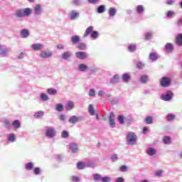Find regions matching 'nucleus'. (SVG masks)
Instances as JSON below:
<instances>
[{"label":"nucleus","mask_w":182,"mask_h":182,"mask_svg":"<svg viewBox=\"0 0 182 182\" xmlns=\"http://www.w3.org/2000/svg\"><path fill=\"white\" fill-rule=\"evenodd\" d=\"M110 159L112 161H117L119 160V156L117 154L112 155Z\"/></svg>","instance_id":"13d9d810"},{"label":"nucleus","mask_w":182,"mask_h":182,"mask_svg":"<svg viewBox=\"0 0 182 182\" xmlns=\"http://www.w3.org/2000/svg\"><path fill=\"white\" fill-rule=\"evenodd\" d=\"M102 176L99 173H96L94 175V179L95 180V181H102Z\"/></svg>","instance_id":"603ef678"},{"label":"nucleus","mask_w":182,"mask_h":182,"mask_svg":"<svg viewBox=\"0 0 182 182\" xmlns=\"http://www.w3.org/2000/svg\"><path fill=\"white\" fill-rule=\"evenodd\" d=\"M122 77L124 83H129V82H130V79H132V76H130L129 73L123 74Z\"/></svg>","instance_id":"6ab92c4d"},{"label":"nucleus","mask_w":182,"mask_h":182,"mask_svg":"<svg viewBox=\"0 0 182 182\" xmlns=\"http://www.w3.org/2000/svg\"><path fill=\"white\" fill-rule=\"evenodd\" d=\"M166 16L167 18H174V16H176V12H174L173 11H168L166 13Z\"/></svg>","instance_id":"79ce46f5"},{"label":"nucleus","mask_w":182,"mask_h":182,"mask_svg":"<svg viewBox=\"0 0 182 182\" xmlns=\"http://www.w3.org/2000/svg\"><path fill=\"white\" fill-rule=\"evenodd\" d=\"M176 42L178 46H182V33L177 35Z\"/></svg>","instance_id":"b1692460"},{"label":"nucleus","mask_w":182,"mask_h":182,"mask_svg":"<svg viewBox=\"0 0 182 182\" xmlns=\"http://www.w3.org/2000/svg\"><path fill=\"white\" fill-rule=\"evenodd\" d=\"M144 122L145 123H146V124H151V123H153V117L151 116H148L144 119Z\"/></svg>","instance_id":"58836bf2"},{"label":"nucleus","mask_w":182,"mask_h":182,"mask_svg":"<svg viewBox=\"0 0 182 182\" xmlns=\"http://www.w3.org/2000/svg\"><path fill=\"white\" fill-rule=\"evenodd\" d=\"M47 93L48 95H50L51 96H54L55 95H56V93H58V90L54 88H49L47 90Z\"/></svg>","instance_id":"2f4dec72"},{"label":"nucleus","mask_w":182,"mask_h":182,"mask_svg":"<svg viewBox=\"0 0 182 182\" xmlns=\"http://www.w3.org/2000/svg\"><path fill=\"white\" fill-rule=\"evenodd\" d=\"M61 137L63 139H68L69 137V132L68 131H63L61 134Z\"/></svg>","instance_id":"3c124183"},{"label":"nucleus","mask_w":182,"mask_h":182,"mask_svg":"<svg viewBox=\"0 0 182 182\" xmlns=\"http://www.w3.org/2000/svg\"><path fill=\"white\" fill-rule=\"evenodd\" d=\"M71 153H77L79 151V146L76 143H71L69 145Z\"/></svg>","instance_id":"f8f14e48"},{"label":"nucleus","mask_w":182,"mask_h":182,"mask_svg":"<svg viewBox=\"0 0 182 182\" xmlns=\"http://www.w3.org/2000/svg\"><path fill=\"white\" fill-rule=\"evenodd\" d=\"M162 87H168L171 85V78L168 77H163L160 81Z\"/></svg>","instance_id":"20e7f679"},{"label":"nucleus","mask_w":182,"mask_h":182,"mask_svg":"<svg viewBox=\"0 0 182 182\" xmlns=\"http://www.w3.org/2000/svg\"><path fill=\"white\" fill-rule=\"evenodd\" d=\"M65 109L68 112H70V110H73V109H75V102L73 101H68L65 106Z\"/></svg>","instance_id":"9d476101"},{"label":"nucleus","mask_w":182,"mask_h":182,"mask_svg":"<svg viewBox=\"0 0 182 182\" xmlns=\"http://www.w3.org/2000/svg\"><path fill=\"white\" fill-rule=\"evenodd\" d=\"M77 48L80 49V50H85V49H86V44L80 43V44H78Z\"/></svg>","instance_id":"49530a36"},{"label":"nucleus","mask_w":182,"mask_h":182,"mask_svg":"<svg viewBox=\"0 0 182 182\" xmlns=\"http://www.w3.org/2000/svg\"><path fill=\"white\" fill-rule=\"evenodd\" d=\"M88 96H90V97H95V96H96V91L95 89H90L89 90Z\"/></svg>","instance_id":"c03bdc74"},{"label":"nucleus","mask_w":182,"mask_h":182,"mask_svg":"<svg viewBox=\"0 0 182 182\" xmlns=\"http://www.w3.org/2000/svg\"><path fill=\"white\" fill-rule=\"evenodd\" d=\"M174 50V47L173 46V43H167L165 46V50L168 52V53H171Z\"/></svg>","instance_id":"a211bd4d"},{"label":"nucleus","mask_w":182,"mask_h":182,"mask_svg":"<svg viewBox=\"0 0 182 182\" xmlns=\"http://www.w3.org/2000/svg\"><path fill=\"white\" fill-rule=\"evenodd\" d=\"M73 5H75V6H80L82 5V0H72Z\"/></svg>","instance_id":"37998d69"},{"label":"nucleus","mask_w":182,"mask_h":182,"mask_svg":"<svg viewBox=\"0 0 182 182\" xmlns=\"http://www.w3.org/2000/svg\"><path fill=\"white\" fill-rule=\"evenodd\" d=\"M140 82L141 83H147L149 82V76L146 75H141Z\"/></svg>","instance_id":"7c9ffc66"},{"label":"nucleus","mask_w":182,"mask_h":182,"mask_svg":"<svg viewBox=\"0 0 182 182\" xmlns=\"http://www.w3.org/2000/svg\"><path fill=\"white\" fill-rule=\"evenodd\" d=\"M72 180L74 182H79V181H80V178H79V177H77V176H72Z\"/></svg>","instance_id":"338daca9"},{"label":"nucleus","mask_w":182,"mask_h":182,"mask_svg":"<svg viewBox=\"0 0 182 182\" xmlns=\"http://www.w3.org/2000/svg\"><path fill=\"white\" fill-rule=\"evenodd\" d=\"M152 36H153V33H145V39L146 41H149V39H151Z\"/></svg>","instance_id":"bf43d9fd"},{"label":"nucleus","mask_w":182,"mask_h":182,"mask_svg":"<svg viewBox=\"0 0 182 182\" xmlns=\"http://www.w3.org/2000/svg\"><path fill=\"white\" fill-rule=\"evenodd\" d=\"M119 170H120V171L126 172V171H127V166L122 165L120 166Z\"/></svg>","instance_id":"e2e57ef3"},{"label":"nucleus","mask_w":182,"mask_h":182,"mask_svg":"<svg viewBox=\"0 0 182 182\" xmlns=\"http://www.w3.org/2000/svg\"><path fill=\"white\" fill-rule=\"evenodd\" d=\"M70 18L72 21H75V19H77V18L80 16V14L77 10H72L70 12Z\"/></svg>","instance_id":"6e6552de"},{"label":"nucleus","mask_w":182,"mask_h":182,"mask_svg":"<svg viewBox=\"0 0 182 182\" xmlns=\"http://www.w3.org/2000/svg\"><path fill=\"white\" fill-rule=\"evenodd\" d=\"M80 120L79 117H77L76 115H73L69 118V123L71 124H76V123L79 122Z\"/></svg>","instance_id":"ddd939ff"},{"label":"nucleus","mask_w":182,"mask_h":182,"mask_svg":"<svg viewBox=\"0 0 182 182\" xmlns=\"http://www.w3.org/2000/svg\"><path fill=\"white\" fill-rule=\"evenodd\" d=\"M45 136L48 139H53L56 136V129L53 127H48L46 129Z\"/></svg>","instance_id":"7ed1b4c3"},{"label":"nucleus","mask_w":182,"mask_h":182,"mask_svg":"<svg viewBox=\"0 0 182 182\" xmlns=\"http://www.w3.org/2000/svg\"><path fill=\"white\" fill-rule=\"evenodd\" d=\"M106 11V6L105 5H101L97 8L98 14H103Z\"/></svg>","instance_id":"a19ab883"},{"label":"nucleus","mask_w":182,"mask_h":182,"mask_svg":"<svg viewBox=\"0 0 182 182\" xmlns=\"http://www.w3.org/2000/svg\"><path fill=\"white\" fill-rule=\"evenodd\" d=\"M40 99L43 101V102H48V100H49V96H48V95L45 94V93H41L40 95Z\"/></svg>","instance_id":"473e14b6"},{"label":"nucleus","mask_w":182,"mask_h":182,"mask_svg":"<svg viewBox=\"0 0 182 182\" xmlns=\"http://www.w3.org/2000/svg\"><path fill=\"white\" fill-rule=\"evenodd\" d=\"M75 56L77 58V59L83 60V59H86V58L89 57V54H87L86 52L78 51L75 53Z\"/></svg>","instance_id":"0eeeda50"},{"label":"nucleus","mask_w":182,"mask_h":182,"mask_svg":"<svg viewBox=\"0 0 182 182\" xmlns=\"http://www.w3.org/2000/svg\"><path fill=\"white\" fill-rule=\"evenodd\" d=\"M109 125L112 129L116 127V122H114V119H109Z\"/></svg>","instance_id":"680f3d73"},{"label":"nucleus","mask_w":182,"mask_h":182,"mask_svg":"<svg viewBox=\"0 0 182 182\" xmlns=\"http://www.w3.org/2000/svg\"><path fill=\"white\" fill-rule=\"evenodd\" d=\"M11 126L14 127V129L16 130L17 129H21V122L18 119L14 120L13 123L11 124Z\"/></svg>","instance_id":"a878e982"},{"label":"nucleus","mask_w":182,"mask_h":182,"mask_svg":"<svg viewBox=\"0 0 182 182\" xmlns=\"http://www.w3.org/2000/svg\"><path fill=\"white\" fill-rule=\"evenodd\" d=\"M173 97L174 94L171 91L168 90L162 93L160 98L161 100H164V102H170L171 100H173Z\"/></svg>","instance_id":"f03ea898"},{"label":"nucleus","mask_w":182,"mask_h":182,"mask_svg":"<svg viewBox=\"0 0 182 182\" xmlns=\"http://www.w3.org/2000/svg\"><path fill=\"white\" fill-rule=\"evenodd\" d=\"M34 164L32 162H28L25 164V168L27 169L28 171L31 170H33Z\"/></svg>","instance_id":"c85d7f7f"},{"label":"nucleus","mask_w":182,"mask_h":182,"mask_svg":"<svg viewBox=\"0 0 182 182\" xmlns=\"http://www.w3.org/2000/svg\"><path fill=\"white\" fill-rule=\"evenodd\" d=\"M88 112L91 116H95L96 112H95V108H93V105L90 104L89 105Z\"/></svg>","instance_id":"f704fd0d"},{"label":"nucleus","mask_w":182,"mask_h":182,"mask_svg":"<svg viewBox=\"0 0 182 182\" xmlns=\"http://www.w3.org/2000/svg\"><path fill=\"white\" fill-rule=\"evenodd\" d=\"M105 95H106V92H105V91H103V90L98 91V96L100 97H103V96H105Z\"/></svg>","instance_id":"0e129e2a"},{"label":"nucleus","mask_w":182,"mask_h":182,"mask_svg":"<svg viewBox=\"0 0 182 182\" xmlns=\"http://www.w3.org/2000/svg\"><path fill=\"white\" fill-rule=\"evenodd\" d=\"M21 36L23 38H28V36H29V31H28L26 28H23L21 31Z\"/></svg>","instance_id":"393cba45"},{"label":"nucleus","mask_w":182,"mask_h":182,"mask_svg":"<svg viewBox=\"0 0 182 182\" xmlns=\"http://www.w3.org/2000/svg\"><path fill=\"white\" fill-rule=\"evenodd\" d=\"M129 52H134L136 50V44H130L128 47Z\"/></svg>","instance_id":"a18cd8bd"},{"label":"nucleus","mask_w":182,"mask_h":182,"mask_svg":"<svg viewBox=\"0 0 182 182\" xmlns=\"http://www.w3.org/2000/svg\"><path fill=\"white\" fill-rule=\"evenodd\" d=\"M23 14L24 16H29L32 14V9L31 8H26L23 9Z\"/></svg>","instance_id":"cd10ccee"},{"label":"nucleus","mask_w":182,"mask_h":182,"mask_svg":"<svg viewBox=\"0 0 182 182\" xmlns=\"http://www.w3.org/2000/svg\"><path fill=\"white\" fill-rule=\"evenodd\" d=\"M3 123L6 127V129H11L12 124H11V121L9 119H4Z\"/></svg>","instance_id":"72a5a7b5"},{"label":"nucleus","mask_w":182,"mask_h":182,"mask_svg":"<svg viewBox=\"0 0 182 182\" xmlns=\"http://www.w3.org/2000/svg\"><path fill=\"white\" fill-rule=\"evenodd\" d=\"M146 154L148 156H154L156 153H157V151L154 148H148L146 151Z\"/></svg>","instance_id":"4be33fe9"},{"label":"nucleus","mask_w":182,"mask_h":182,"mask_svg":"<svg viewBox=\"0 0 182 182\" xmlns=\"http://www.w3.org/2000/svg\"><path fill=\"white\" fill-rule=\"evenodd\" d=\"M176 119V115L173 114H168L166 116V120L167 122H173Z\"/></svg>","instance_id":"4c0bfd02"},{"label":"nucleus","mask_w":182,"mask_h":182,"mask_svg":"<svg viewBox=\"0 0 182 182\" xmlns=\"http://www.w3.org/2000/svg\"><path fill=\"white\" fill-rule=\"evenodd\" d=\"M8 52H9V50L6 46L0 45V55L5 56V55H8Z\"/></svg>","instance_id":"2eb2a0df"},{"label":"nucleus","mask_w":182,"mask_h":182,"mask_svg":"<svg viewBox=\"0 0 182 182\" xmlns=\"http://www.w3.org/2000/svg\"><path fill=\"white\" fill-rule=\"evenodd\" d=\"M93 32V26H89L85 31L83 38H87L89 36L90 33H92Z\"/></svg>","instance_id":"5701e85b"},{"label":"nucleus","mask_w":182,"mask_h":182,"mask_svg":"<svg viewBox=\"0 0 182 182\" xmlns=\"http://www.w3.org/2000/svg\"><path fill=\"white\" fill-rule=\"evenodd\" d=\"M25 53L21 52L18 55V59H23L25 58Z\"/></svg>","instance_id":"69168bd1"},{"label":"nucleus","mask_w":182,"mask_h":182,"mask_svg":"<svg viewBox=\"0 0 182 182\" xmlns=\"http://www.w3.org/2000/svg\"><path fill=\"white\" fill-rule=\"evenodd\" d=\"M136 12V14H138V15H143V14H144V6L143 5H138L136 6L135 8Z\"/></svg>","instance_id":"4468645a"},{"label":"nucleus","mask_w":182,"mask_h":182,"mask_svg":"<svg viewBox=\"0 0 182 182\" xmlns=\"http://www.w3.org/2000/svg\"><path fill=\"white\" fill-rule=\"evenodd\" d=\"M7 141L9 143H15L16 141V135L15 134H9L7 135Z\"/></svg>","instance_id":"dca6fc26"},{"label":"nucleus","mask_w":182,"mask_h":182,"mask_svg":"<svg viewBox=\"0 0 182 182\" xmlns=\"http://www.w3.org/2000/svg\"><path fill=\"white\" fill-rule=\"evenodd\" d=\"M102 182H110L112 181V178L109 176L102 177L101 179Z\"/></svg>","instance_id":"4d7b16f0"},{"label":"nucleus","mask_w":182,"mask_h":182,"mask_svg":"<svg viewBox=\"0 0 182 182\" xmlns=\"http://www.w3.org/2000/svg\"><path fill=\"white\" fill-rule=\"evenodd\" d=\"M62 59L63 60H68V59H70V58H72V52L70 51H65L61 55Z\"/></svg>","instance_id":"f3484780"},{"label":"nucleus","mask_w":182,"mask_h":182,"mask_svg":"<svg viewBox=\"0 0 182 182\" xmlns=\"http://www.w3.org/2000/svg\"><path fill=\"white\" fill-rule=\"evenodd\" d=\"M91 39H93V41H95V39H97L99 38V32L94 31L91 35H90Z\"/></svg>","instance_id":"c9c22d12"},{"label":"nucleus","mask_w":182,"mask_h":182,"mask_svg":"<svg viewBox=\"0 0 182 182\" xmlns=\"http://www.w3.org/2000/svg\"><path fill=\"white\" fill-rule=\"evenodd\" d=\"M87 72H88L89 75H95V73H96V72H97V68L90 67V68H89Z\"/></svg>","instance_id":"ea45409f"},{"label":"nucleus","mask_w":182,"mask_h":182,"mask_svg":"<svg viewBox=\"0 0 182 182\" xmlns=\"http://www.w3.org/2000/svg\"><path fill=\"white\" fill-rule=\"evenodd\" d=\"M117 12V10H116V9L111 7L109 8V11H108V14L109 15V16H114L116 15Z\"/></svg>","instance_id":"c756f323"},{"label":"nucleus","mask_w":182,"mask_h":182,"mask_svg":"<svg viewBox=\"0 0 182 182\" xmlns=\"http://www.w3.org/2000/svg\"><path fill=\"white\" fill-rule=\"evenodd\" d=\"M136 68L138 69H143V68H144V63H141V62H138L136 63Z\"/></svg>","instance_id":"052dcab7"},{"label":"nucleus","mask_w":182,"mask_h":182,"mask_svg":"<svg viewBox=\"0 0 182 182\" xmlns=\"http://www.w3.org/2000/svg\"><path fill=\"white\" fill-rule=\"evenodd\" d=\"M45 114L43 111H38L33 114L35 119H42Z\"/></svg>","instance_id":"aec40b11"},{"label":"nucleus","mask_w":182,"mask_h":182,"mask_svg":"<svg viewBox=\"0 0 182 182\" xmlns=\"http://www.w3.org/2000/svg\"><path fill=\"white\" fill-rule=\"evenodd\" d=\"M55 109H56L57 112H63V105L62 104H57L55 106Z\"/></svg>","instance_id":"09e8293b"},{"label":"nucleus","mask_w":182,"mask_h":182,"mask_svg":"<svg viewBox=\"0 0 182 182\" xmlns=\"http://www.w3.org/2000/svg\"><path fill=\"white\" fill-rule=\"evenodd\" d=\"M149 59H151V60L155 61L157 59V54L156 53H151L149 55Z\"/></svg>","instance_id":"de8ad7c7"},{"label":"nucleus","mask_w":182,"mask_h":182,"mask_svg":"<svg viewBox=\"0 0 182 182\" xmlns=\"http://www.w3.org/2000/svg\"><path fill=\"white\" fill-rule=\"evenodd\" d=\"M77 168L79 170H83V168H85V163L83 162H79L77 164Z\"/></svg>","instance_id":"8fccbe9b"},{"label":"nucleus","mask_w":182,"mask_h":182,"mask_svg":"<svg viewBox=\"0 0 182 182\" xmlns=\"http://www.w3.org/2000/svg\"><path fill=\"white\" fill-rule=\"evenodd\" d=\"M164 144H170L171 143V138L168 136H166L163 138Z\"/></svg>","instance_id":"e433bc0d"},{"label":"nucleus","mask_w":182,"mask_h":182,"mask_svg":"<svg viewBox=\"0 0 182 182\" xmlns=\"http://www.w3.org/2000/svg\"><path fill=\"white\" fill-rule=\"evenodd\" d=\"M77 70L79 72H87L89 70V66L85 63H80L78 65Z\"/></svg>","instance_id":"9b49d317"},{"label":"nucleus","mask_w":182,"mask_h":182,"mask_svg":"<svg viewBox=\"0 0 182 182\" xmlns=\"http://www.w3.org/2000/svg\"><path fill=\"white\" fill-rule=\"evenodd\" d=\"M126 141L128 146H135L137 143V135L133 132H128L127 134Z\"/></svg>","instance_id":"f257e3e1"},{"label":"nucleus","mask_w":182,"mask_h":182,"mask_svg":"<svg viewBox=\"0 0 182 182\" xmlns=\"http://www.w3.org/2000/svg\"><path fill=\"white\" fill-rule=\"evenodd\" d=\"M112 83H117L119 82V75H114L113 78L111 80Z\"/></svg>","instance_id":"5fc2aeb1"},{"label":"nucleus","mask_w":182,"mask_h":182,"mask_svg":"<svg viewBox=\"0 0 182 182\" xmlns=\"http://www.w3.org/2000/svg\"><path fill=\"white\" fill-rule=\"evenodd\" d=\"M116 182H124V178L122 177H118L116 178Z\"/></svg>","instance_id":"774afa93"},{"label":"nucleus","mask_w":182,"mask_h":182,"mask_svg":"<svg viewBox=\"0 0 182 182\" xmlns=\"http://www.w3.org/2000/svg\"><path fill=\"white\" fill-rule=\"evenodd\" d=\"M53 55V54L50 51L43 50L39 54V57L41 58V59H48L52 58Z\"/></svg>","instance_id":"423d86ee"},{"label":"nucleus","mask_w":182,"mask_h":182,"mask_svg":"<svg viewBox=\"0 0 182 182\" xmlns=\"http://www.w3.org/2000/svg\"><path fill=\"white\" fill-rule=\"evenodd\" d=\"M43 48H45V46L42 43H34L31 45V48L33 49V50H35L36 52L42 50Z\"/></svg>","instance_id":"1a4fd4ad"},{"label":"nucleus","mask_w":182,"mask_h":182,"mask_svg":"<svg viewBox=\"0 0 182 182\" xmlns=\"http://www.w3.org/2000/svg\"><path fill=\"white\" fill-rule=\"evenodd\" d=\"M33 14L36 16L42 15L43 14V8L41 4H36L33 7Z\"/></svg>","instance_id":"39448f33"},{"label":"nucleus","mask_w":182,"mask_h":182,"mask_svg":"<svg viewBox=\"0 0 182 182\" xmlns=\"http://www.w3.org/2000/svg\"><path fill=\"white\" fill-rule=\"evenodd\" d=\"M118 122L120 123V124H124V117L122 115L118 116Z\"/></svg>","instance_id":"6e6d98bb"},{"label":"nucleus","mask_w":182,"mask_h":182,"mask_svg":"<svg viewBox=\"0 0 182 182\" xmlns=\"http://www.w3.org/2000/svg\"><path fill=\"white\" fill-rule=\"evenodd\" d=\"M71 42L73 45H76V43H79V42H80V37L79 36H72Z\"/></svg>","instance_id":"412c9836"},{"label":"nucleus","mask_w":182,"mask_h":182,"mask_svg":"<svg viewBox=\"0 0 182 182\" xmlns=\"http://www.w3.org/2000/svg\"><path fill=\"white\" fill-rule=\"evenodd\" d=\"M41 171H42L41 170V168H39V167H36L33 170V173H34V174H36V176H39V174H41Z\"/></svg>","instance_id":"864d4df0"},{"label":"nucleus","mask_w":182,"mask_h":182,"mask_svg":"<svg viewBox=\"0 0 182 182\" xmlns=\"http://www.w3.org/2000/svg\"><path fill=\"white\" fill-rule=\"evenodd\" d=\"M15 16H16L17 18H24L25 16H24V14H23V9H18V10L16 11Z\"/></svg>","instance_id":"bb28decb"}]
</instances>
